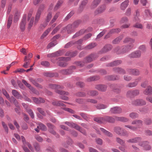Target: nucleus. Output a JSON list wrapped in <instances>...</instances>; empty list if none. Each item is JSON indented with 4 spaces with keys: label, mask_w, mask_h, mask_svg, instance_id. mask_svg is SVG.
I'll list each match as a JSON object with an SVG mask.
<instances>
[{
    "label": "nucleus",
    "mask_w": 152,
    "mask_h": 152,
    "mask_svg": "<svg viewBox=\"0 0 152 152\" xmlns=\"http://www.w3.org/2000/svg\"><path fill=\"white\" fill-rule=\"evenodd\" d=\"M9 100L10 102L13 103L16 107H18L19 106L17 100L13 96H11L10 98H9Z\"/></svg>",
    "instance_id": "473e14b6"
},
{
    "label": "nucleus",
    "mask_w": 152,
    "mask_h": 152,
    "mask_svg": "<svg viewBox=\"0 0 152 152\" xmlns=\"http://www.w3.org/2000/svg\"><path fill=\"white\" fill-rule=\"evenodd\" d=\"M141 55V51L140 50H137L129 54V56L130 58H138L140 57Z\"/></svg>",
    "instance_id": "ddd939ff"
},
{
    "label": "nucleus",
    "mask_w": 152,
    "mask_h": 152,
    "mask_svg": "<svg viewBox=\"0 0 152 152\" xmlns=\"http://www.w3.org/2000/svg\"><path fill=\"white\" fill-rule=\"evenodd\" d=\"M60 72L63 75H67L71 74L72 73V71H70L69 69H65L60 70Z\"/></svg>",
    "instance_id": "4c0bfd02"
},
{
    "label": "nucleus",
    "mask_w": 152,
    "mask_h": 152,
    "mask_svg": "<svg viewBox=\"0 0 152 152\" xmlns=\"http://www.w3.org/2000/svg\"><path fill=\"white\" fill-rule=\"evenodd\" d=\"M26 111L32 118H34V113L30 108H29Z\"/></svg>",
    "instance_id": "bf43d9fd"
},
{
    "label": "nucleus",
    "mask_w": 152,
    "mask_h": 152,
    "mask_svg": "<svg viewBox=\"0 0 152 152\" xmlns=\"http://www.w3.org/2000/svg\"><path fill=\"white\" fill-rule=\"evenodd\" d=\"M64 123L69 126L71 128H75L77 130H79L80 129V126H78L77 124L73 122H69L68 121H66Z\"/></svg>",
    "instance_id": "a211bd4d"
},
{
    "label": "nucleus",
    "mask_w": 152,
    "mask_h": 152,
    "mask_svg": "<svg viewBox=\"0 0 152 152\" xmlns=\"http://www.w3.org/2000/svg\"><path fill=\"white\" fill-rule=\"evenodd\" d=\"M63 3V0H59L58 1L55 5L54 10L55 11L59 9Z\"/></svg>",
    "instance_id": "f704fd0d"
},
{
    "label": "nucleus",
    "mask_w": 152,
    "mask_h": 152,
    "mask_svg": "<svg viewBox=\"0 0 152 152\" xmlns=\"http://www.w3.org/2000/svg\"><path fill=\"white\" fill-rule=\"evenodd\" d=\"M129 116L132 119H135L138 117L139 115L136 113L132 112L129 114Z\"/></svg>",
    "instance_id": "8fccbe9b"
},
{
    "label": "nucleus",
    "mask_w": 152,
    "mask_h": 152,
    "mask_svg": "<svg viewBox=\"0 0 152 152\" xmlns=\"http://www.w3.org/2000/svg\"><path fill=\"white\" fill-rule=\"evenodd\" d=\"M145 123L147 125H150L152 123V120L150 118H147L144 120Z\"/></svg>",
    "instance_id": "680f3d73"
},
{
    "label": "nucleus",
    "mask_w": 152,
    "mask_h": 152,
    "mask_svg": "<svg viewBox=\"0 0 152 152\" xmlns=\"http://www.w3.org/2000/svg\"><path fill=\"white\" fill-rule=\"evenodd\" d=\"M142 121L140 120H135L133 121L132 122V124L133 125H137V128H139L140 126H142Z\"/></svg>",
    "instance_id": "a878e982"
},
{
    "label": "nucleus",
    "mask_w": 152,
    "mask_h": 152,
    "mask_svg": "<svg viewBox=\"0 0 152 152\" xmlns=\"http://www.w3.org/2000/svg\"><path fill=\"white\" fill-rule=\"evenodd\" d=\"M127 71L130 74L134 75L137 76L140 74L139 71L135 68L128 69Z\"/></svg>",
    "instance_id": "dca6fc26"
},
{
    "label": "nucleus",
    "mask_w": 152,
    "mask_h": 152,
    "mask_svg": "<svg viewBox=\"0 0 152 152\" xmlns=\"http://www.w3.org/2000/svg\"><path fill=\"white\" fill-rule=\"evenodd\" d=\"M95 88L99 91H105L107 88V86L104 85H99L96 86Z\"/></svg>",
    "instance_id": "bb28decb"
},
{
    "label": "nucleus",
    "mask_w": 152,
    "mask_h": 152,
    "mask_svg": "<svg viewBox=\"0 0 152 152\" xmlns=\"http://www.w3.org/2000/svg\"><path fill=\"white\" fill-rule=\"evenodd\" d=\"M96 57L97 55L96 54L92 53L85 58L83 61H77L75 62V64L77 66L82 67L85 63L91 62Z\"/></svg>",
    "instance_id": "f257e3e1"
},
{
    "label": "nucleus",
    "mask_w": 152,
    "mask_h": 152,
    "mask_svg": "<svg viewBox=\"0 0 152 152\" xmlns=\"http://www.w3.org/2000/svg\"><path fill=\"white\" fill-rule=\"evenodd\" d=\"M26 14H24L23 15V18L20 23L19 27L22 31H24L25 29L26 25Z\"/></svg>",
    "instance_id": "0eeeda50"
},
{
    "label": "nucleus",
    "mask_w": 152,
    "mask_h": 152,
    "mask_svg": "<svg viewBox=\"0 0 152 152\" xmlns=\"http://www.w3.org/2000/svg\"><path fill=\"white\" fill-rule=\"evenodd\" d=\"M132 104L135 106H142L145 105L146 102L142 99H138L132 101Z\"/></svg>",
    "instance_id": "9d476101"
},
{
    "label": "nucleus",
    "mask_w": 152,
    "mask_h": 152,
    "mask_svg": "<svg viewBox=\"0 0 152 152\" xmlns=\"http://www.w3.org/2000/svg\"><path fill=\"white\" fill-rule=\"evenodd\" d=\"M151 13L149 10H145V14L143 15V18L144 19H146L148 18L151 16Z\"/></svg>",
    "instance_id": "ea45409f"
},
{
    "label": "nucleus",
    "mask_w": 152,
    "mask_h": 152,
    "mask_svg": "<svg viewBox=\"0 0 152 152\" xmlns=\"http://www.w3.org/2000/svg\"><path fill=\"white\" fill-rule=\"evenodd\" d=\"M75 42L73 41H71L67 43L64 46L65 48H68L75 44Z\"/></svg>",
    "instance_id": "774afa93"
},
{
    "label": "nucleus",
    "mask_w": 152,
    "mask_h": 152,
    "mask_svg": "<svg viewBox=\"0 0 152 152\" xmlns=\"http://www.w3.org/2000/svg\"><path fill=\"white\" fill-rule=\"evenodd\" d=\"M45 7V5L44 4H41L39 7L36 13L35 18L34 21L35 24L37 23L39 21L41 14V13L42 11L44 9Z\"/></svg>",
    "instance_id": "423d86ee"
},
{
    "label": "nucleus",
    "mask_w": 152,
    "mask_h": 152,
    "mask_svg": "<svg viewBox=\"0 0 152 152\" xmlns=\"http://www.w3.org/2000/svg\"><path fill=\"white\" fill-rule=\"evenodd\" d=\"M142 140V138L140 137H136L130 139L127 141L129 143H135L139 142Z\"/></svg>",
    "instance_id": "f3484780"
},
{
    "label": "nucleus",
    "mask_w": 152,
    "mask_h": 152,
    "mask_svg": "<svg viewBox=\"0 0 152 152\" xmlns=\"http://www.w3.org/2000/svg\"><path fill=\"white\" fill-rule=\"evenodd\" d=\"M74 31L75 29L72 26V24H69L63 28L62 30V32H66L68 34H71L74 32Z\"/></svg>",
    "instance_id": "6e6552de"
},
{
    "label": "nucleus",
    "mask_w": 152,
    "mask_h": 152,
    "mask_svg": "<svg viewBox=\"0 0 152 152\" xmlns=\"http://www.w3.org/2000/svg\"><path fill=\"white\" fill-rule=\"evenodd\" d=\"M99 79V77L98 76H95L90 77L86 79V81L91 82V81L96 80Z\"/></svg>",
    "instance_id": "37998d69"
},
{
    "label": "nucleus",
    "mask_w": 152,
    "mask_h": 152,
    "mask_svg": "<svg viewBox=\"0 0 152 152\" xmlns=\"http://www.w3.org/2000/svg\"><path fill=\"white\" fill-rule=\"evenodd\" d=\"M43 75L45 76L50 77H53L54 76V74L51 72H45L44 73Z\"/></svg>",
    "instance_id": "338daca9"
},
{
    "label": "nucleus",
    "mask_w": 152,
    "mask_h": 152,
    "mask_svg": "<svg viewBox=\"0 0 152 152\" xmlns=\"http://www.w3.org/2000/svg\"><path fill=\"white\" fill-rule=\"evenodd\" d=\"M121 62L122 61L121 60H116L107 64V66H117L121 64Z\"/></svg>",
    "instance_id": "412c9836"
},
{
    "label": "nucleus",
    "mask_w": 152,
    "mask_h": 152,
    "mask_svg": "<svg viewBox=\"0 0 152 152\" xmlns=\"http://www.w3.org/2000/svg\"><path fill=\"white\" fill-rule=\"evenodd\" d=\"M22 82L29 89H30L33 92L35 93V89L33 87H32L30 84L28 83L25 80H23Z\"/></svg>",
    "instance_id": "5701e85b"
},
{
    "label": "nucleus",
    "mask_w": 152,
    "mask_h": 152,
    "mask_svg": "<svg viewBox=\"0 0 152 152\" xmlns=\"http://www.w3.org/2000/svg\"><path fill=\"white\" fill-rule=\"evenodd\" d=\"M52 104L55 106L62 107L65 106V105L64 104V102L61 101H54L52 102Z\"/></svg>",
    "instance_id": "b1692460"
},
{
    "label": "nucleus",
    "mask_w": 152,
    "mask_h": 152,
    "mask_svg": "<svg viewBox=\"0 0 152 152\" xmlns=\"http://www.w3.org/2000/svg\"><path fill=\"white\" fill-rule=\"evenodd\" d=\"M107 106L102 104H99L96 106V107L98 109H102L106 108Z\"/></svg>",
    "instance_id": "a18cd8bd"
},
{
    "label": "nucleus",
    "mask_w": 152,
    "mask_h": 152,
    "mask_svg": "<svg viewBox=\"0 0 152 152\" xmlns=\"http://www.w3.org/2000/svg\"><path fill=\"white\" fill-rule=\"evenodd\" d=\"M100 129L101 131L106 135L110 137L113 136V134L111 133L106 130L103 128H100Z\"/></svg>",
    "instance_id": "58836bf2"
},
{
    "label": "nucleus",
    "mask_w": 152,
    "mask_h": 152,
    "mask_svg": "<svg viewBox=\"0 0 152 152\" xmlns=\"http://www.w3.org/2000/svg\"><path fill=\"white\" fill-rule=\"evenodd\" d=\"M57 44L56 40H54L53 41L49 43L47 46V48L49 49L52 47L55 46Z\"/></svg>",
    "instance_id": "49530a36"
},
{
    "label": "nucleus",
    "mask_w": 152,
    "mask_h": 152,
    "mask_svg": "<svg viewBox=\"0 0 152 152\" xmlns=\"http://www.w3.org/2000/svg\"><path fill=\"white\" fill-rule=\"evenodd\" d=\"M101 0H94L91 6V8L92 9H94L100 4Z\"/></svg>",
    "instance_id": "4be33fe9"
},
{
    "label": "nucleus",
    "mask_w": 152,
    "mask_h": 152,
    "mask_svg": "<svg viewBox=\"0 0 152 152\" xmlns=\"http://www.w3.org/2000/svg\"><path fill=\"white\" fill-rule=\"evenodd\" d=\"M74 12L72 11L70 12L66 16L64 20L67 21L74 14Z\"/></svg>",
    "instance_id": "6e6d98bb"
},
{
    "label": "nucleus",
    "mask_w": 152,
    "mask_h": 152,
    "mask_svg": "<svg viewBox=\"0 0 152 152\" xmlns=\"http://www.w3.org/2000/svg\"><path fill=\"white\" fill-rule=\"evenodd\" d=\"M59 12H57L56 14L50 22V24L53 23L55 21L59 16Z\"/></svg>",
    "instance_id": "09e8293b"
},
{
    "label": "nucleus",
    "mask_w": 152,
    "mask_h": 152,
    "mask_svg": "<svg viewBox=\"0 0 152 152\" xmlns=\"http://www.w3.org/2000/svg\"><path fill=\"white\" fill-rule=\"evenodd\" d=\"M32 99L34 102L37 104H40L41 103H44L45 100L42 98H37L36 97H33Z\"/></svg>",
    "instance_id": "2f4dec72"
},
{
    "label": "nucleus",
    "mask_w": 152,
    "mask_h": 152,
    "mask_svg": "<svg viewBox=\"0 0 152 152\" xmlns=\"http://www.w3.org/2000/svg\"><path fill=\"white\" fill-rule=\"evenodd\" d=\"M141 80V77H139L136 79L134 82H133L130 83L128 84L127 86L129 88H132L135 87L137 85L138 82L140 81Z\"/></svg>",
    "instance_id": "4468645a"
},
{
    "label": "nucleus",
    "mask_w": 152,
    "mask_h": 152,
    "mask_svg": "<svg viewBox=\"0 0 152 152\" xmlns=\"http://www.w3.org/2000/svg\"><path fill=\"white\" fill-rule=\"evenodd\" d=\"M125 127H127L133 131H136L137 129V127L136 126H133L130 125H126L125 126Z\"/></svg>",
    "instance_id": "603ef678"
},
{
    "label": "nucleus",
    "mask_w": 152,
    "mask_h": 152,
    "mask_svg": "<svg viewBox=\"0 0 152 152\" xmlns=\"http://www.w3.org/2000/svg\"><path fill=\"white\" fill-rule=\"evenodd\" d=\"M65 52L64 50H59L54 53H49L47 55V56L49 57H54L62 55Z\"/></svg>",
    "instance_id": "1a4fd4ad"
},
{
    "label": "nucleus",
    "mask_w": 152,
    "mask_h": 152,
    "mask_svg": "<svg viewBox=\"0 0 152 152\" xmlns=\"http://www.w3.org/2000/svg\"><path fill=\"white\" fill-rule=\"evenodd\" d=\"M143 93L146 95H151L152 94V88L150 86H148L143 91Z\"/></svg>",
    "instance_id": "72a5a7b5"
},
{
    "label": "nucleus",
    "mask_w": 152,
    "mask_h": 152,
    "mask_svg": "<svg viewBox=\"0 0 152 152\" xmlns=\"http://www.w3.org/2000/svg\"><path fill=\"white\" fill-rule=\"evenodd\" d=\"M12 95L17 99H22L23 98L22 96L20 95L16 90H13L12 91Z\"/></svg>",
    "instance_id": "6ab92c4d"
},
{
    "label": "nucleus",
    "mask_w": 152,
    "mask_h": 152,
    "mask_svg": "<svg viewBox=\"0 0 152 152\" xmlns=\"http://www.w3.org/2000/svg\"><path fill=\"white\" fill-rule=\"evenodd\" d=\"M106 8V6L105 5H101L95 11V14L97 15L103 12L105 10Z\"/></svg>",
    "instance_id": "2eb2a0df"
},
{
    "label": "nucleus",
    "mask_w": 152,
    "mask_h": 152,
    "mask_svg": "<svg viewBox=\"0 0 152 152\" xmlns=\"http://www.w3.org/2000/svg\"><path fill=\"white\" fill-rule=\"evenodd\" d=\"M37 128H39L41 130L44 131H46L47 129L46 126L41 123L39 124V126H37Z\"/></svg>",
    "instance_id": "13d9d810"
},
{
    "label": "nucleus",
    "mask_w": 152,
    "mask_h": 152,
    "mask_svg": "<svg viewBox=\"0 0 152 152\" xmlns=\"http://www.w3.org/2000/svg\"><path fill=\"white\" fill-rule=\"evenodd\" d=\"M122 112L121 108L119 107H113L110 109V112L113 114H119Z\"/></svg>",
    "instance_id": "9b49d317"
},
{
    "label": "nucleus",
    "mask_w": 152,
    "mask_h": 152,
    "mask_svg": "<svg viewBox=\"0 0 152 152\" xmlns=\"http://www.w3.org/2000/svg\"><path fill=\"white\" fill-rule=\"evenodd\" d=\"M115 119L116 121L124 122H127L129 121V119L124 117H116Z\"/></svg>",
    "instance_id": "c85d7f7f"
},
{
    "label": "nucleus",
    "mask_w": 152,
    "mask_h": 152,
    "mask_svg": "<svg viewBox=\"0 0 152 152\" xmlns=\"http://www.w3.org/2000/svg\"><path fill=\"white\" fill-rule=\"evenodd\" d=\"M12 16H10L8 18L7 23V28H10L12 23Z\"/></svg>",
    "instance_id": "864d4df0"
},
{
    "label": "nucleus",
    "mask_w": 152,
    "mask_h": 152,
    "mask_svg": "<svg viewBox=\"0 0 152 152\" xmlns=\"http://www.w3.org/2000/svg\"><path fill=\"white\" fill-rule=\"evenodd\" d=\"M149 142L148 141H144L142 142H139L138 145L143 147L147 150H149L151 149V147L148 145Z\"/></svg>",
    "instance_id": "f8f14e48"
},
{
    "label": "nucleus",
    "mask_w": 152,
    "mask_h": 152,
    "mask_svg": "<svg viewBox=\"0 0 152 152\" xmlns=\"http://www.w3.org/2000/svg\"><path fill=\"white\" fill-rule=\"evenodd\" d=\"M24 61L25 62L23 65V66L25 68H28L30 64L29 58L27 59V56H25L24 59Z\"/></svg>",
    "instance_id": "c9c22d12"
},
{
    "label": "nucleus",
    "mask_w": 152,
    "mask_h": 152,
    "mask_svg": "<svg viewBox=\"0 0 152 152\" xmlns=\"http://www.w3.org/2000/svg\"><path fill=\"white\" fill-rule=\"evenodd\" d=\"M81 21L80 20H77L74 22L72 25L73 27L75 29L77 28L79 24L81 23Z\"/></svg>",
    "instance_id": "4d7b16f0"
},
{
    "label": "nucleus",
    "mask_w": 152,
    "mask_h": 152,
    "mask_svg": "<svg viewBox=\"0 0 152 152\" xmlns=\"http://www.w3.org/2000/svg\"><path fill=\"white\" fill-rule=\"evenodd\" d=\"M113 70L115 72L120 74H124L126 73L124 69L119 67L114 68Z\"/></svg>",
    "instance_id": "aec40b11"
},
{
    "label": "nucleus",
    "mask_w": 152,
    "mask_h": 152,
    "mask_svg": "<svg viewBox=\"0 0 152 152\" xmlns=\"http://www.w3.org/2000/svg\"><path fill=\"white\" fill-rule=\"evenodd\" d=\"M88 94L92 96H94L98 94V92L95 91H89Z\"/></svg>",
    "instance_id": "0e129e2a"
},
{
    "label": "nucleus",
    "mask_w": 152,
    "mask_h": 152,
    "mask_svg": "<svg viewBox=\"0 0 152 152\" xmlns=\"http://www.w3.org/2000/svg\"><path fill=\"white\" fill-rule=\"evenodd\" d=\"M94 121L99 124L104 123L106 122L113 123L115 121V118L108 116L104 117H97L94 118Z\"/></svg>",
    "instance_id": "20e7f679"
},
{
    "label": "nucleus",
    "mask_w": 152,
    "mask_h": 152,
    "mask_svg": "<svg viewBox=\"0 0 152 152\" xmlns=\"http://www.w3.org/2000/svg\"><path fill=\"white\" fill-rule=\"evenodd\" d=\"M133 27L141 29H142L143 28V26L142 24L138 23H137L134 25Z\"/></svg>",
    "instance_id": "052dcab7"
},
{
    "label": "nucleus",
    "mask_w": 152,
    "mask_h": 152,
    "mask_svg": "<svg viewBox=\"0 0 152 152\" xmlns=\"http://www.w3.org/2000/svg\"><path fill=\"white\" fill-rule=\"evenodd\" d=\"M51 30V28H49L46 30L43 34L41 37V38L42 39L46 37Z\"/></svg>",
    "instance_id": "de8ad7c7"
},
{
    "label": "nucleus",
    "mask_w": 152,
    "mask_h": 152,
    "mask_svg": "<svg viewBox=\"0 0 152 152\" xmlns=\"http://www.w3.org/2000/svg\"><path fill=\"white\" fill-rule=\"evenodd\" d=\"M116 142L121 145H123L125 143L124 141L119 137H117L116 139Z\"/></svg>",
    "instance_id": "e2e57ef3"
},
{
    "label": "nucleus",
    "mask_w": 152,
    "mask_h": 152,
    "mask_svg": "<svg viewBox=\"0 0 152 152\" xmlns=\"http://www.w3.org/2000/svg\"><path fill=\"white\" fill-rule=\"evenodd\" d=\"M134 41L135 40L134 39L129 37H127L124 40V42L125 43L130 42L132 43H134Z\"/></svg>",
    "instance_id": "3c124183"
},
{
    "label": "nucleus",
    "mask_w": 152,
    "mask_h": 152,
    "mask_svg": "<svg viewBox=\"0 0 152 152\" xmlns=\"http://www.w3.org/2000/svg\"><path fill=\"white\" fill-rule=\"evenodd\" d=\"M112 48V46L110 44L107 45H105L102 50L103 53H106L108 51L110 50Z\"/></svg>",
    "instance_id": "cd10ccee"
},
{
    "label": "nucleus",
    "mask_w": 152,
    "mask_h": 152,
    "mask_svg": "<svg viewBox=\"0 0 152 152\" xmlns=\"http://www.w3.org/2000/svg\"><path fill=\"white\" fill-rule=\"evenodd\" d=\"M61 24L59 25L56 28H55L51 32V34L53 35L56 33L61 28Z\"/></svg>",
    "instance_id": "5fc2aeb1"
},
{
    "label": "nucleus",
    "mask_w": 152,
    "mask_h": 152,
    "mask_svg": "<svg viewBox=\"0 0 152 152\" xmlns=\"http://www.w3.org/2000/svg\"><path fill=\"white\" fill-rule=\"evenodd\" d=\"M124 37L123 35H121L118 37L116 38L113 41V43L114 44H116L118 43Z\"/></svg>",
    "instance_id": "c03bdc74"
},
{
    "label": "nucleus",
    "mask_w": 152,
    "mask_h": 152,
    "mask_svg": "<svg viewBox=\"0 0 152 152\" xmlns=\"http://www.w3.org/2000/svg\"><path fill=\"white\" fill-rule=\"evenodd\" d=\"M129 1L126 0L122 2L121 4V9L122 10H125L129 5Z\"/></svg>",
    "instance_id": "393cba45"
},
{
    "label": "nucleus",
    "mask_w": 152,
    "mask_h": 152,
    "mask_svg": "<svg viewBox=\"0 0 152 152\" xmlns=\"http://www.w3.org/2000/svg\"><path fill=\"white\" fill-rule=\"evenodd\" d=\"M34 146L37 152H40V146L38 143H35L34 145Z\"/></svg>",
    "instance_id": "69168bd1"
},
{
    "label": "nucleus",
    "mask_w": 152,
    "mask_h": 152,
    "mask_svg": "<svg viewBox=\"0 0 152 152\" xmlns=\"http://www.w3.org/2000/svg\"><path fill=\"white\" fill-rule=\"evenodd\" d=\"M106 79L109 80H117L119 79V77L117 76L110 75L106 77Z\"/></svg>",
    "instance_id": "a19ab883"
},
{
    "label": "nucleus",
    "mask_w": 152,
    "mask_h": 152,
    "mask_svg": "<svg viewBox=\"0 0 152 152\" xmlns=\"http://www.w3.org/2000/svg\"><path fill=\"white\" fill-rule=\"evenodd\" d=\"M70 59V58L69 57H60L58 58V59H56V60L54 59H52L51 61L53 63H56L59 66L65 67L66 66L67 64L66 62L63 61H67L69 60Z\"/></svg>",
    "instance_id": "f03ea898"
},
{
    "label": "nucleus",
    "mask_w": 152,
    "mask_h": 152,
    "mask_svg": "<svg viewBox=\"0 0 152 152\" xmlns=\"http://www.w3.org/2000/svg\"><path fill=\"white\" fill-rule=\"evenodd\" d=\"M97 44L95 42H93L90 43L84 48L85 50H89L92 49L96 46Z\"/></svg>",
    "instance_id": "7c9ffc66"
},
{
    "label": "nucleus",
    "mask_w": 152,
    "mask_h": 152,
    "mask_svg": "<svg viewBox=\"0 0 152 152\" xmlns=\"http://www.w3.org/2000/svg\"><path fill=\"white\" fill-rule=\"evenodd\" d=\"M133 45L130 44L127 46H124L121 48L119 47H116L115 50V51L117 54L123 53L129 51L133 47Z\"/></svg>",
    "instance_id": "7ed1b4c3"
},
{
    "label": "nucleus",
    "mask_w": 152,
    "mask_h": 152,
    "mask_svg": "<svg viewBox=\"0 0 152 152\" xmlns=\"http://www.w3.org/2000/svg\"><path fill=\"white\" fill-rule=\"evenodd\" d=\"M87 0H84L82 1L79 8V10L80 12H82L85 6L87 4Z\"/></svg>",
    "instance_id": "c756f323"
},
{
    "label": "nucleus",
    "mask_w": 152,
    "mask_h": 152,
    "mask_svg": "<svg viewBox=\"0 0 152 152\" xmlns=\"http://www.w3.org/2000/svg\"><path fill=\"white\" fill-rule=\"evenodd\" d=\"M123 129L120 127H116L114 128V131L117 134L121 135Z\"/></svg>",
    "instance_id": "e433bc0d"
},
{
    "label": "nucleus",
    "mask_w": 152,
    "mask_h": 152,
    "mask_svg": "<svg viewBox=\"0 0 152 152\" xmlns=\"http://www.w3.org/2000/svg\"><path fill=\"white\" fill-rule=\"evenodd\" d=\"M49 87L50 88L54 89L56 92L60 95H68L69 94L68 92L60 90L63 88V86L60 85H57L55 84H50Z\"/></svg>",
    "instance_id": "39448f33"
},
{
    "label": "nucleus",
    "mask_w": 152,
    "mask_h": 152,
    "mask_svg": "<svg viewBox=\"0 0 152 152\" xmlns=\"http://www.w3.org/2000/svg\"><path fill=\"white\" fill-rule=\"evenodd\" d=\"M85 32V31L84 30H81L80 31H79L75 33V34H74L73 36L72 37V38L73 39H74L76 38L77 37L80 36L83 34Z\"/></svg>",
    "instance_id": "79ce46f5"
}]
</instances>
